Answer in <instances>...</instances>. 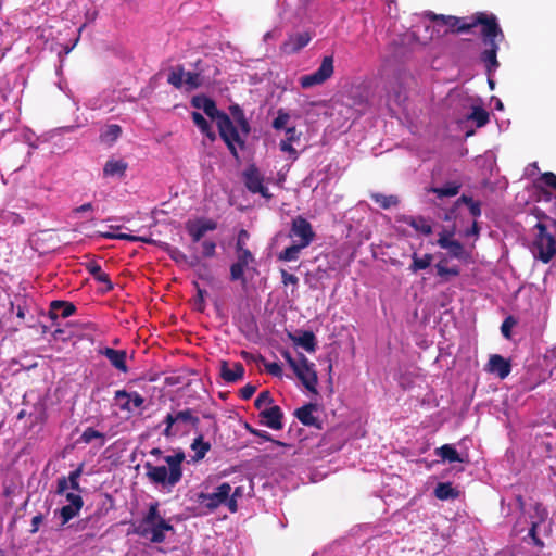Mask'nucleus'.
Segmentation results:
<instances>
[{"mask_svg": "<svg viewBox=\"0 0 556 556\" xmlns=\"http://www.w3.org/2000/svg\"><path fill=\"white\" fill-rule=\"evenodd\" d=\"M459 187L460 186L455 182H450L440 188H432L431 191L435 193L438 198L454 197L458 193Z\"/></svg>", "mask_w": 556, "mask_h": 556, "instance_id": "nucleus-38", "label": "nucleus"}, {"mask_svg": "<svg viewBox=\"0 0 556 556\" xmlns=\"http://www.w3.org/2000/svg\"><path fill=\"white\" fill-rule=\"evenodd\" d=\"M438 244L448 251L450 255L454 258L465 261L469 257L464 245L456 240L452 239L451 233L442 232L438 239Z\"/></svg>", "mask_w": 556, "mask_h": 556, "instance_id": "nucleus-18", "label": "nucleus"}, {"mask_svg": "<svg viewBox=\"0 0 556 556\" xmlns=\"http://www.w3.org/2000/svg\"><path fill=\"white\" fill-rule=\"evenodd\" d=\"M538 236L533 242V254L542 262L548 263L556 253V243L554 238L546 232L542 224L536 225Z\"/></svg>", "mask_w": 556, "mask_h": 556, "instance_id": "nucleus-7", "label": "nucleus"}, {"mask_svg": "<svg viewBox=\"0 0 556 556\" xmlns=\"http://www.w3.org/2000/svg\"><path fill=\"white\" fill-rule=\"evenodd\" d=\"M432 262V255L431 254H425L424 256H418L417 254L413 255V263L409 266V269L413 273H416L421 269H426L430 266Z\"/></svg>", "mask_w": 556, "mask_h": 556, "instance_id": "nucleus-37", "label": "nucleus"}, {"mask_svg": "<svg viewBox=\"0 0 556 556\" xmlns=\"http://www.w3.org/2000/svg\"><path fill=\"white\" fill-rule=\"evenodd\" d=\"M281 36V30L279 28H273L271 30H268L265 33L263 39L265 42H268L269 40H277Z\"/></svg>", "mask_w": 556, "mask_h": 556, "instance_id": "nucleus-57", "label": "nucleus"}, {"mask_svg": "<svg viewBox=\"0 0 556 556\" xmlns=\"http://www.w3.org/2000/svg\"><path fill=\"white\" fill-rule=\"evenodd\" d=\"M202 81V76L199 73L185 72L184 86L187 89H195L201 86Z\"/></svg>", "mask_w": 556, "mask_h": 556, "instance_id": "nucleus-45", "label": "nucleus"}, {"mask_svg": "<svg viewBox=\"0 0 556 556\" xmlns=\"http://www.w3.org/2000/svg\"><path fill=\"white\" fill-rule=\"evenodd\" d=\"M435 455L441 457L443 460L453 462H463V458L459 456L456 448L451 444H444L441 447L435 450Z\"/></svg>", "mask_w": 556, "mask_h": 556, "instance_id": "nucleus-31", "label": "nucleus"}, {"mask_svg": "<svg viewBox=\"0 0 556 556\" xmlns=\"http://www.w3.org/2000/svg\"><path fill=\"white\" fill-rule=\"evenodd\" d=\"M244 493V488L243 486H237L233 490L231 489V492H230V495H229V500H228V509L231 511V513H236L238 510V498L239 497H242Z\"/></svg>", "mask_w": 556, "mask_h": 556, "instance_id": "nucleus-48", "label": "nucleus"}, {"mask_svg": "<svg viewBox=\"0 0 556 556\" xmlns=\"http://www.w3.org/2000/svg\"><path fill=\"white\" fill-rule=\"evenodd\" d=\"M102 354L111 362V364L118 370L126 372V352L123 350H114L112 348H105Z\"/></svg>", "mask_w": 556, "mask_h": 556, "instance_id": "nucleus-25", "label": "nucleus"}, {"mask_svg": "<svg viewBox=\"0 0 556 556\" xmlns=\"http://www.w3.org/2000/svg\"><path fill=\"white\" fill-rule=\"evenodd\" d=\"M467 118L469 121H473L477 127H483L489 122V113L482 109L480 105H472L471 112L468 114Z\"/></svg>", "mask_w": 556, "mask_h": 556, "instance_id": "nucleus-32", "label": "nucleus"}, {"mask_svg": "<svg viewBox=\"0 0 556 556\" xmlns=\"http://www.w3.org/2000/svg\"><path fill=\"white\" fill-rule=\"evenodd\" d=\"M299 139L300 134L296 131V128L294 126L288 127L286 129V138L279 143L280 150L290 154L292 159L295 160L298 154L295 149L292 147V143L299 141Z\"/></svg>", "mask_w": 556, "mask_h": 556, "instance_id": "nucleus-23", "label": "nucleus"}, {"mask_svg": "<svg viewBox=\"0 0 556 556\" xmlns=\"http://www.w3.org/2000/svg\"><path fill=\"white\" fill-rule=\"evenodd\" d=\"M185 457V453L178 450L163 457L165 465H153L146 462L143 467L147 478L151 483L170 492L182 478L181 465Z\"/></svg>", "mask_w": 556, "mask_h": 556, "instance_id": "nucleus-2", "label": "nucleus"}, {"mask_svg": "<svg viewBox=\"0 0 556 556\" xmlns=\"http://www.w3.org/2000/svg\"><path fill=\"white\" fill-rule=\"evenodd\" d=\"M250 432L253 433L254 435H257V437L264 439L265 441H271L270 434L266 431L250 429Z\"/></svg>", "mask_w": 556, "mask_h": 556, "instance_id": "nucleus-61", "label": "nucleus"}, {"mask_svg": "<svg viewBox=\"0 0 556 556\" xmlns=\"http://www.w3.org/2000/svg\"><path fill=\"white\" fill-rule=\"evenodd\" d=\"M281 278H282V283L285 286H288V285L296 286L299 282V278L296 276L289 274L285 269H281Z\"/></svg>", "mask_w": 556, "mask_h": 556, "instance_id": "nucleus-54", "label": "nucleus"}, {"mask_svg": "<svg viewBox=\"0 0 556 556\" xmlns=\"http://www.w3.org/2000/svg\"><path fill=\"white\" fill-rule=\"evenodd\" d=\"M485 370L490 374L497 376L500 379H505L511 370V365L508 359L498 354L490 356Z\"/></svg>", "mask_w": 556, "mask_h": 556, "instance_id": "nucleus-19", "label": "nucleus"}, {"mask_svg": "<svg viewBox=\"0 0 556 556\" xmlns=\"http://www.w3.org/2000/svg\"><path fill=\"white\" fill-rule=\"evenodd\" d=\"M532 513L529 515V523L530 528L528 531V536L532 539L533 543L540 547L543 546V542L539 539L538 534L541 532L542 528L544 531L547 530L545 525L547 518V510L541 504L532 505Z\"/></svg>", "mask_w": 556, "mask_h": 556, "instance_id": "nucleus-11", "label": "nucleus"}, {"mask_svg": "<svg viewBox=\"0 0 556 556\" xmlns=\"http://www.w3.org/2000/svg\"><path fill=\"white\" fill-rule=\"evenodd\" d=\"M185 71L182 67L173 70L167 78V81L176 88L184 87Z\"/></svg>", "mask_w": 556, "mask_h": 556, "instance_id": "nucleus-46", "label": "nucleus"}, {"mask_svg": "<svg viewBox=\"0 0 556 556\" xmlns=\"http://www.w3.org/2000/svg\"><path fill=\"white\" fill-rule=\"evenodd\" d=\"M290 237L293 242L298 240V243L302 247H308L314 238V232L311 224L303 217H296L292 222Z\"/></svg>", "mask_w": 556, "mask_h": 556, "instance_id": "nucleus-14", "label": "nucleus"}, {"mask_svg": "<svg viewBox=\"0 0 556 556\" xmlns=\"http://www.w3.org/2000/svg\"><path fill=\"white\" fill-rule=\"evenodd\" d=\"M312 40L308 31H300L289 35L288 39L281 45L280 50L283 54H294L306 47Z\"/></svg>", "mask_w": 556, "mask_h": 556, "instance_id": "nucleus-17", "label": "nucleus"}, {"mask_svg": "<svg viewBox=\"0 0 556 556\" xmlns=\"http://www.w3.org/2000/svg\"><path fill=\"white\" fill-rule=\"evenodd\" d=\"M83 506L80 505H64L60 509V516L62 518V525L67 523L71 519L78 515Z\"/></svg>", "mask_w": 556, "mask_h": 556, "instance_id": "nucleus-39", "label": "nucleus"}, {"mask_svg": "<svg viewBox=\"0 0 556 556\" xmlns=\"http://www.w3.org/2000/svg\"><path fill=\"white\" fill-rule=\"evenodd\" d=\"M191 103L195 109L202 110L210 118L217 122L222 139L227 144L231 154L235 157H238L237 148L242 149L244 147L243 137H247L250 131L249 123L244 118L242 111L238 106L233 111V117L239 126V128H237L229 116L219 112L215 102L210 98L205 96H197L193 97Z\"/></svg>", "mask_w": 556, "mask_h": 556, "instance_id": "nucleus-1", "label": "nucleus"}, {"mask_svg": "<svg viewBox=\"0 0 556 556\" xmlns=\"http://www.w3.org/2000/svg\"><path fill=\"white\" fill-rule=\"evenodd\" d=\"M282 356L306 390L317 394L318 378L314 363L309 362L303 353H298L293 357L290 352L283 351Z\"/></svg>", "mask_w": 556, "mask_h": 556, "instance_id": "nucleus-5", "label": "nucleus"}, {"mask_svg": "<svg viewBox=\"0 0 556 556\" xmlns=\"http://www.w3.org/2000/svg\"><path fill=\"white\" fill-rule=\"evenodd\" d=\"M250 239V235L245 229H241L238 232L237 240H236V253H242V252H250L247 249L248 241Z\"/></svg>", "mask_w": 556, "mask_h": 556, "instance_id": "nucleus-47", "label": "nucleus"}, {"mask_svg": "<svg viewBox=\"0 0 556 556\" xmlns=\"http://www.w3.org/2000/svg\"><path fill=\"white\" fill-rule=\"evenodd\" d=\"M74 311L75 306L73 304L62 301H53L50 305V316L53 319L59 317H70L74 313Z\"/></svg>", "mask_w": 556, "mask_h": 556, "instance_id": "nucleus-28", "label": "nucleus"}, {"mask_svg": "<svg viewBox=\"0 0 556 556\" xmlns=\"http://www.w3.org/2000/svg\"><path fill=\"white\" fill-rule=\"evenodd\" d=\"M401 101H402V97H401L400 92H396L394 94V98H393V96L389 94L388 99H387V103H388L389 106H392L393 103L396 104V105H400Z\"/></svg>", "mask_w": 556, "mask_h": 556, "instance_id": "nucleus-60", "label": "nucleus"}, {"mask_svg": "<svg viewBox=\"0 0 556 556\" xmlns=\"http://www.w3.org/2000/svg\"><path fill=\"white\" fill-rule=\"evenodd\" d=\"M202 248V256L203 257H213L216 252V243L213 240H204L201 243Z\"/></svg>", "mask_w": 556, "mask_h": 556, "instance_id": "nucleus-51", "label": "nucleus"}, {"mask_svg": "<svg viewBox=\"0 0 556 556\" xmlns=\"http://www.w3.org/2000/svg\"><path fill=\"white\" fill-rule=\"evenodd\" d=\"M81 472H83V469H81V467H79L76 470L72 471L70 473L68 478L63 477V478L59 479L56 492L59 494H63L70 488L72 490L79 491L80 488H79L78 479L81 476Z\"/></svg>", "mask_w": 556, "mask_h": 556, "instance_id": "nucleus-26", "label": "nucleus"}, {"mask_svg": "<svg viewBox=\"0 0 556 556\" xmlns=\"http://www.w3.org/2000/svg\"><path fill=\"white\" fill-rule=\"evenodd\" d=\"M217 224L212 219L199 218L195 220H188L186 229L191 237L193 243L200 242L206 232L215 230Z\"/></svg>", "mask_w": 556, "mask_h": 556, "instance_id": "nucleus-15", "label": "nucleus"}, {"mask_svg": "<svg viewBox=\"0 0 556 556\" xmlns=\"http://www.w3.org/2000/svg\"><path fill=\"white\" fill-rule=\"evenodd\" d=\"M316 410L315 404H307L295 412V416L305 426H315L317 424V418L314 416V412Z\"/></svg>", "mask_w": 556, "mask_h": 556, "instance_id": "nucleus-29", "label": "nucleus"}, {"mask_svg": "<svg viewBox=\"0 0 556 556\" xmlns=\"http://www.w3.org/2000/svg\"><path fill=\"white\" fill-rule=\"evenodd\" d=\"M542 180L546 186L556 189V175L553 173H545L542 175Z\"/></svg>", "mask_w": 556, "mask_h": 556, "instance_id": "nucleus-58", "label": "nucleus"}, {"mask_svg": "<svg viewBox=\"0 0 556 556\" xmlns=\"http://www.w3.org/2000/svg\"><path fill=\"white\" fill-rule=\"evenodd\" d=\"M305 247H302L298 243V240H295L290 247L286 248L280 254L279 260L286 261V262H292L296 261L299 258V254L301 250H303Z\"/></svg>", "mask_w": 556, "mask_h": 556, "instance_id": "nucleus-35", "label": "nucleus"}, {"mask_svg": "<svg viewBox=\"0 0 556 556\" xmlns=\"http://www.w3.org/2000/svg\"><path fill=\"white\" fill-rule=\"evenodd\" d=\"M254 262L255 258L251 252L236 253V262L230 266V279L232 281H240L241 285L245 287V271Z\"/></svg>", "mask_w": 556, "mask_h": 556, "instance_id": "nucleus-13", "label": "nucleus"}, {"mask_svg": "<svg viewBox=\"0 0 556 556\" xmlns=\"http://www.w3.org/2000/svg\"><path fill=\"white\" fill-rule=\"evenodd\" d=\"M333 58L328 55L323 59L318 70L312 74L301 76L299 81L302 88L308 89L324 84L333 75Z\"/></svg>", "mask_w": 556, "mask_h": 556, "instance_id": "nucleus-9", "label": "nucleus"}, {"mask_svg": "<svg viewBox=\"0 0 556 556\" xmlns=\"http://www.w3.org/2000/svg\"><path fill=\"white\" fill-rule=\"evenodd\" d=\"M99 439L100 445L104 444V434L91 427L85 429V431L80 435V441L84 443H91L93 440Z\"/></svg>", "mask_w": 556, "mask_h": 556, "instance_id": "nucleus-40", "label": "nucleus"}, {"mask_svg": "<svg viewBox=\"0 0 556 556\" xmlns=\"http://www.w3.org/2000/svg\"><path fill=\"white\" fill-rule=\"evenodd\" d=\"M65 496H66V501L71 505H80V506H83V504H84L81 496L79 494H77V493L67 492Z\"/></svg>", "mask_w": 556, "mask_h": 556, "instance_id": "nucleus-55", "label": "nucleus"}, {"mask_svg": "<svg viewBox=\"0 0 556 556\" xmlns=\"http://www.w3.org/2000/svg\"><path fill=\"white\" fill-rule=\"evenodd\" d=\"M192 121L198 126V128L201 130V132L204 134L210 140L213 141L215 139V132L212 130L211 125L203 117L202 114H200L199 112H193Z\"/></svg>", "mask_w": 556, "mask_h": 556, "instance_id": "nucleus-34", "label": "nucleus"}, {"mask_svg": "<svg viewBox=\"0 0 556 556\" xmlns=\"http://www.w3.org/2000/svg\"><path fill=\"white\" fill-rule=\"evenodd\" d=\"M128 165L121 159H110L103 167V176L111 178H123Z\"/></svg>", "mask_w": 556, "mask_h": 556, "instance_id": "nucleus-21", "label": "nucleus"}, {"mask_svg": "<svg viewBox=\"0 0 556 556\" xmlns=\"http://www.w3.org/2000/svg\"><path fill=\"white\" fill-rule=\"evenodd\" d=\"M199 422V417L190 408L172 410L163 420L165 428L162 433L167 439L185 435L197 428Z\"/></svg>", "mask_w": 556, "mask_h": 556, "instance_id": "nucleus-4", "label": "nucleus"}, {"mask_svg": "<svg viewBox=\"0 0 556 556\" xmlns=\"http://www.w3.org/2000/svg\"><path fill=\"white\" fill-rule=\"evenodd\" d=\"M462 203L467 205L470 214L473 217H478L481 215V206L479 201H475L471 197L462 195L455 203V206H458Z\"/></svg>", "mask_w": 556, "mask_h": 556, "instance_id": "nucleus-36", "label": "nucleus"}, {"mask_svg": "<svg viewBox=\"0 0 556 556\" xmlns=\"http://www.w3.org/2000/svg\"><path fill=\"white\" fill-rule=\"evenodd\" d=\"M435 268H437L438 275L441 277L458 276V274H459V269L457 267L450 268V267H446L445 265H443L442 263L437 264Z\"/></svg>", "mask_w": 556, "mask_h": 556, "instance_id": "nucleus-52", "label": "nucleus"}, {"mask_svg": "<svg viewBox=\"0 0 556 556\" xmlns=\"http://www.w3.org/2000/svg\"><path fill=\"white\" fill-rule=\"evenodd\" d=\"M244 184L249 191L260 193L265 199L271 198L268 188L263 184V177L257 168L252 166L244 172Z\"/></svg>", "mask_w": 556, "mask_h": 556, "instance_id": "nucleus-16", "label": "nucleus"}, {"mask_svg": "<svg viewBox=\"0 0 556 556\" xmlns=\"http://www.w3.org/2000/svg\"><path fill=\"white\" fill-rule=\"evenodd\" d=\"M431 18L434 22V25L432 26L431 34L428 37H425V41L427 39L433 38V33L437 31L440 34L441 27H445L444 33H447L448 30L453 31L456 29L459 33L468 31L471 28L470 23H465L463 20L455 17V16H444V15H434L431 14Z\"/></svg>", "mask_w": 556, "mask_h": 556, "instance_id": "nucleus-12", "label": "nucleus"}, {"mask_svg": "<svg viewBox=\"0 0 556 556\" xmlns=\"http://www.w3.org/2000/svg\"><path fill=\"white\" fill-rule=\"evenodd\" d=\"M144 404V397L138 392H128L126 390H117L114 394L113 405L119 410L132 415L137 409L142 408Z\"/></svg>", "mask_w": 556, "mask_h": 556, "instance_id": "nucleus-10", "label": "nucleus"}, {"mask_svg": "<svg viewBox=\"0 0 556 556\" xmlns=\"http://www.w3.org/2000/svg\"><path fill=\"white\" fill-rule=\"evenodd\" d=\"M92 210H93V205L91 203H85V204L80 205L79 207H77L75 210V212L81 213V212H87V211H92Z\"/></svg>", "mask_w": 556, "mask_h": 556, "instance_id": "nucleus-64", "label": "nucleus"}, {"mask_svg": "<svg viewBox=\"0 0 556 556\" xmlns=\"http://www.w3.org/2000/svg\"><path fill=\"white\" fill-rule=\"evenodd\" d=\"M292 342L303 348L305 351L313 353L316 350V338L312 331H304L299 334H291Z\"/></svg>", "mask_w": 556, "mask_h": 556, "instance_id": "nucleus-27", "label": "nucleus"}, {"mask_svg": "<svg viewBox=\"0 0 556 556\" xmlns=\"http://www.w3.org/2000/svg\"><path fill=\"white\" fill-rule=\"evenodd\" d=\"M488 48L482 52L481 60L485 64L489 74L495 72L500 66L497 61L498 43L485 45Z\"/></svg>", "mask_w": 556, "mask_h": 556, "instance_id": "nucleus-24", "label": "nucleus"}, {"mask_svg": "<svg viewBox=\"0 0 556 556\" xmlns=\"http://www.w3.org/2000/svg\"><path fill=\"white\" fill-rule=\"evenodd\" d=\"M260 416L263 419V424L270 429L280 430L283 427L281 421L282 412L277 405L270 406L269 408H264L262 412H260Z\"/></svg>", "mask_w": 556, "mask_h": 556, "instance_id": "nucleus-20", "label": "nucleus"}, {"mask_svg": "<svg viewBox=\"0 0 556 556\" xmlns=\"http://www.w3.org/2000/svg\"><path fill=\"white\" fill-rule=\"evenodd\" d=\"M122 129L118 125H109L101 134V138L105 142H114L121 135Z\"/></svg>", "mask_w": 556, "mask_h": 556, "instance_id": "nucleus-44", "label": "nucleus"}, {"mask_svg": "<svg viewBox=\"0 0 556 556\" xmlns=\"http://www.w3.org/2000/svg\"><path fill=\"white\" fill-rule=\"evenodd\" d=\"M89 273L97 279L98 281L109 283V277L105 273L102 271L101 266L97 263H91L88 265Z\"/></svg>", "mask_w": 556, "mask_h": 556, "instance_id": "nucleus-49", "label": "nucleus"}, {"mask_svg": "<svg viewBox=\"0 0 556 556\" xmlns=\"http://www.w3.org/2000/svg\"><path fill=\"white\" fill-rule=\"evenodd\" d=\"M41 521H42L41 515H37L33 518V520H31L33 532H36L38 530V526L41 523Z\"/></svg>", "mask_w": 556, "mask_h": 556, "instance_id": "nucleus-63", "label": "nucleus"}, {"mask_svg": "<svg viewBox=\"0 0 556 556\" xmlns=\"http://www.w3.org/2000/svg\"><path fill=\"white\" fill-rule=\"evenodd\" d=\"M478 235H479V228H478V224L475 222L473 225L471 226V228H469L465 231V236L466 237H471V236L477 237Z\"/></svg>", "mask_w": 556, "mask_h": 556, "instance_id": "nucleus-62", "label": "nucleus"}, {"mask_svg": "<svg viewBox=\"0 0 556 556\" xmlns=\"http://www.w3.org/2000/svg\"><path fill=\"white\" fill-rule=\"evenodd\" d=\"M270 404H271V396L268 391H264V392L260 393L255 400V406L261 412L264 408H269L271 406Z\"/></svg>", "mask_w": 556, "mask_h": 556, "instance_id": "nucleus-50", "label": "nucleus"}, {"mask_svg": "<svg viewBox=\"0 0 556 556\" xmlns=\"http://www.w3.org/2000/svg\"><path fill=\"white\" fill-rule=\"evenodd\" d=\"M265 369L268 374H270L274 377H281L282 376V368L278 363H265L264 364Z\"/></svg>", "mask_w": 556, "mask_h": 556, "instance_id": "nucleus-53", "label": "nucleus"}, {"mask_svg": "<svg viewBox=\"0 0 556 556\" xmlns=\"http://www.w3.org/2000/svg\"><path fill=\"white\" fill-rule=\"evenodd\" d=\"M374 201L379 204L382 208H390L395 206L399 202L395 195H386L381 193L372 194Z\"/></svg>", "mask_w": 556, "mask_h": 556, "instance_id": "nucleus-41", "label": "nucleus"}, {"mask_svg": "<svg viewBox=\"0 0 556 556\" xmlns=\"http://www.w3.org/2000/svg\"><path fill=\"white\" fill-rule=\"evenodd\" d=\"M256 388L252 384H247L240 390V395L243 400H249L254 394Z\"/></svg>", "mask_w": 556, "mask_h": 556, "instance_id": "nucleus-56", "label": "nucleus"}, {"mask_svg": "<svg viewBox=\"0 0 556 556\" xmlns=\"http://www.w3.org/2000/svg\"><path fill=\"white\" fill-rule=\"evenodd\" d=\"M470 24L471 27L478 24L481 25V35L483 37L484 45L498 43L504 39V34L497 23L496 16L493 14L486 15L480 13L473 17V21Z\"/></svg>", "mask_w": 556, "mask_h": 556, "instance_id": "nucleus-6", "label": "nucleus"}, {"mask_svg": "<svg viewBox=\"0 0 556 556\" xmlns=\"http://www.w3.org/2000/svg\"><path fill=\"white\" fill-rule=\"evenodd\" d=\"M210 448L211 444L204 441L203 435H198L191 443V450L194 452L193 460L199 462L203 459Z\"/></svg>", "mask_w": 556, "mask_h": 556, "instance_id": "nucleus-30", "label": "nucleus"}, {"mask_svg": "<svg viewBox=\"0 0 556 556\" xmlns=\"http://www.w3.org/2000/svg\"><path fill=\"white\" fill-rule=\"evenodd\" d=\"M230 492L231 485L227 482H224L216 486L211 493H200L198 495V503L210 511H214L222 505L228 507Z\"/></svg>", "mask_w": 556, "mask_h": 556, "instance_id": "nucleus-8", "label": "nucleus"}, {"mask_svg": "<svg viewBox=\"0 0 556 556\" xmlns=\"http://www.w3.org/2000/svg\"><path fill=\"white\" fill-rule=\"evenodd\" d=\"M135 533L152 543H163L168 534H174V527L160 514L159 503L154 502L135 526Z\"/></svg>", "mask_w": 556, "mask_h": 556, "instance_id": "nucleus-3", "label": "nucleus"}, {"mask_svg": "<svg viewBox=\"0 0 556 556\" xmlns=\"http://www.w3.org/2000/svg\"><path fill=\"white\" fill-rule=\"evenodd\" d=\"M244 368L242 364L235 363L231 366L227 362H223L220 366V375L227 382H236L243 377Z\"/></svg>", "mask_w": 556, "mask_h": 556, "instance_id": "nucleus-22", "label": "nucleus"}, {"mask_svg": "<svg viewBox=\"0 0 556 556\" xmlns=\"http://www.w3.org/2000/svg\"><path fill=\"white\" fill-rule=\"evenodd\" d=\"M409 225L424 235H429L432 231L431 225L422 217H412Z\"/></svg>", "mask_w": 556, "mask_h": 556, "instance_id": "nucleus-43", "label": "nucleus"}, {"mask_svg": "<svg viewBox=\"0 0 556 556\" xmlns=\"http://www.w3.org/2000/svg\"><path fill=\"white\" fill-rule=\"evenodd\" d=\"M513 324H514V321L511 320L510 317L505 319V321L502 324V327H501L502 334L507 339L510 338V328L513 327Z\"/></svg>", "mask_w": 556, "mask_h": 556, "instance_id": "nucleus-59", "label": "nucleus"}, {"mask_svg": "<svg viewBox=\"0 0 556 556\" xmlns=\"http://www.w3.org/2000/svg\"><path fill=\"white\" fill-rule=\"evenodd\" d=\"M290 114L285 110L280 109L277 112V116L273 121V128L276 130L287 129L289 126Z\"/></svg>", "mask_w": 556, "mask_h": 556, "instance_id": "nucleus-42", "label": "nucleus"}, {"mask_svg": "<svg viewBox=\"0 0 556 556\" xmlns=\"http://www.w3.org/2000/svg\"><path fill=\"white\" fill-rule=\"evenodd\" d=\"M434 494L439 500L445 501L457 497L458 492L452 486L451 483L442 482L435 486Z\"/></svg>", "mask_w": 556, "mask_h": 556, "instance_id": "nucleus-33", "label": "nucleus"}]
</instances>
